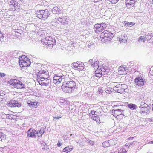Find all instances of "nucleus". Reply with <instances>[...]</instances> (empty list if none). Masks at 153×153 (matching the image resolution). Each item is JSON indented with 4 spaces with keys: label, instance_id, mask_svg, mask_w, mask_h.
Listing matches in <instances>:
<instances>
[{
    "label": "nucleus",
    "instance_id": "1",
    "mask_svg": "<svg viewBox=\"0 0 153 153\" xmlns=\"http://www.w3.org/2000/svg\"><path fill=\"white\" fill-rule=\"evenodd\" d=\"M114 35L111 32L107 30H104L101 33L100 39L103 43H105L112 40Z\"/></svg>",
    "mask_w": 153,
    "mask_h": 153
},
{
    "label": "nucleus",
    "instance_id": "2",
    "mask_svg": "<svg viewBox=\"0 0 153 153\" xmlns=\"http://www.w3.org/2000/svg\"><path fill=\"white\" fill-rule=\"evenodd\" d=\"M19 60V65L22 68L28 66L30 64V60L25 55L20 57Z\"/></svg>",
    "mask_w": 153,
    "mask_h": 153
},
{
    "label": "nucleus",
    "instance_id": "3",
    "mask_svg": "<svg viewBox=\"0 0 153 153\" xmlns=\"http://www.w3.org/2000/svg\"><path fill=\"white\" fill-rule=\"evenodd\" d=\"M9 83L14 87L17 89H22L25 88V85L22 82L17 79L10 80Z\"/></svg>",
    "mask_w": 153,
    "mask_h": 153
},
{
    "label": "nucleus",
    "instance_id": "4",
    "mask_svg": "<svg viewBox=\"0 0 153 153\" xmlns=\"http://www.w3.org/2000/svg\"><path fill=\"white\" fill-rule=\"evenodd\" d=\"M42 42L43 44L47 45L48 46H53L56 43L55 38L52 37L42 39Z\"/></svg>",
    "mask_w": 153,
    "mask_h": 153
},
{
    "label": "nucleus",
    "instance_id": "5",
    "mask_svg": "<svg viewBox=\"0 0 153 153\" xmlns=\"http://www.w3.org/2000/svg\"><path fill=\"white\" fill-rule=\"evenodd\" d=\"M127 86L126 84H118L113 87V90L114 92L122 93L127 89Z\"/></svg>",
    "mask_w": 153,
    "mask_h": 153
},
{
    "label": "nucleus",
    "instance_id": "6",
    "mask_svg": "<svg viewBox=\"0 0 153 153\" xmlns=\"http://www.w3.org/2000/svg\"><path fill=\"white\" fill-rule=\"evenodd\" d=\"M50 15V13L47 9H45L38 12L37 16L40 19L43 20L46 19Z\"/></svg>",
    "mask_w": 153,
    "mask_h": 153
},
{
    "label": "nucleus",
    "instance_id": "7",
    "mask_svg": "<svg viewBox=\"0 0 153 153\" xmlns=\"http://www.w3.org/2000/svg\"><path fill=\"white\" fill-rule=\"evenodd\" d=\"M38 73L39 74L37 75V79L39 82L48 77V72L45 71L44 70L39 71Z\"/></svg>",
    "mask_w": 153,
    "mask_h": 153
},
{
    "label": "nucleus",
    "instance_id": "8",
    "mask_svg": "<svg viewBox=\"0 0 153 153\" xmlns=\"http://www.w3.org/2000/svg\"><path fill=\"white\" fill-rule=\"evenodd\" d=\"M107 27V25L105 23L95 24L94 27V30L95 32L100 33L105 29Z\"/></svg>",
    "mask_w": 153,
    "mask_h": 153
},
{
    "label": "nucleus",
    "instance_id": "9",
    "mask_svg": "<svg viewBox=\"0 0 153 153\" xmlns=\"http://www.w3.org/2000/svg\"><path fill=\"white\" fill-rule=\"evenodd\" d=\"M9 6L12 10L14 11L19 9L20 7V4L14 0H11L9 3Z\"/></svg>",
    "mask_w": 153,
    "mask_h": 153
},
{
    "label": "nucleus",
    "instance_id": "10",
    "mask_svg": "<svg viewBox=\"0 0 153 153\" xmlns=\"http://www.w3.org/2000/svg\"><path fill=\"white\" fill-rule=\"evenodd\" d=\"M134 82L136 85L140 87L143 86L146 82L145 79L140 76L136 77Z\"/></svg>",
    "mask_w": 153,
    "mask_h": 153
},
{
    "label": "nucleus",
    "instance_id": "11",
    "mask_svg": "<svg viewBox=\"0 0 153 153\" xmlns=\"http://www.w3.org/2000/svg\"><path fill=\"white\" fill-rule=\"evenodd\" d=\"M88 62L90 63L91 66L94 68H97L99 67V62L98 60L96 59L93 58L90 59Z\"/></svg>",
    "mask_w": 153,
    "mask_h": 153
},
{
    "label": "nucleus",
    "instance_id": "12",
    "mask_svg": "<svg viewBox=\"0 0 153 153\" xmlns=\"http://www.w3.org/2000/svg\"><path fill=\"white\" fill-rule=\"evenodd\" d=\"M37 133V131L33 128H30L27 131L28 137H32L35 138Z\"/></svg>",
    "mask_w": 153,
    "mask_h": 153
},
{
    "label": "nucleus",
    "instance_id": "13",
    "mask_svg": "<svg viewBox=\"0 0 153 153\" xmlns=\"http://www.w3.org/2000/svg\"><path fill=\"white\" fill-rule=\"evenodd\" d=\"M127 69L125 66H120L118 69V74L121 75H124L127 74Z\"/></svg>",
    "mask_w": 153,
    "mask_h": 153
},
{
    "label": "nucleus",
    "instance_id": "14",
    "mask_svg": "<svg viewBox=\"0 0 153 153\" xmlns=\"http://www.w3.org/2000/svg\"><path fill=\"white\" fill-rule=\"evenodd\" d=\"M8 105L10 107H19L21 105V104L19 103L18 101L15 100H12L10 101L8 103Z\"/></svg>",
    "mask_w": 153,
    "mask_h": 153
},
{
    "label": "nucleus",
    "instance_id": "15",
    "mask_svg": "<svg viewBox=\"0 0 153 153\" xmlns=\"http://www.w3.org/2000/svg\"><path fill=\"white\" fill-rule=\"evenodd\" d=\"M62 77V76H55L53 77V82L56 84H59L62 81V79L63 78Z\"/></svg>",
    "mask_w": 153,
    "mask_h": 153
},
{
    "label": "nucleus",
    "instance_id": "16",
    "mask_svg": "<svg viewBox=\"0 0 153 153\" xmlns=\"http://www.w3.org/2000/svg\"><path fill=\"white\" fill-rule=\"evenodd\" d=\"M135 3L136 2L128 0H126L125 1L126 6L128 8H130L133 7Z\"/></svg>",
    "mask_w": 153,
    "mask_h": 153
},
{
    "label": "nucleus",
    "instance_id": "17",
    "mask_svg": "<svg viewBox=\"0 0 153 153\" xmlns=\"http://www.w3.org/2000/svg\"><path fill=\"white\" fill-rule=\"evenodd\" d=\"M50 78L49 77L45 79V80H42L39 82V84L42 85L47 86L49 85L50 83Z\"/></svg>",
    "mask_w": 153,
    "mask_h": 153
},
{
    "label": "nucleus",
    "instance_id": "18",
    "mask_svg": "<svg viewBox=\"0 0 153 153\" xmlns=\"http://www.w3.org/2000/svg\"><path fill=\"white\" fill-rule=\"evenodd\" d=\"M42 39L44 38L51 37L50 32L48 30L43 31V32L42 33Z\"/></svg>",
    "mask_w": 153,
    "mask_h": 153
},
{
    "label": "nucleus",
    "instance_id": "19",
    "mask_svg": "<svg viewBox=\"0 0 153 153\" xmlns=\"http://www.w3.org/2000/svg\"><path fill=\"white\" fill-rule=\"evenodd\" d=\"M102 70L101 68H97L95 71V76L98 78H100L102 76L103 74L102 73Z\"/></svg>",
    "mask_w": 153,
    "mask_h": 153
},
{
    "label": "nucleus",
    "instance_id": "20",
    "mask_svg": "<svg viewBox=\"0 0 153 153\" xmlns=\"http://www.w3.org/2000/svg\"><path fill=\"white\" fill-rule=\"evenodd\" d=\"M123 111V110H122L121 109H117L114 110V111L112 112V114L114 116L116 117L120 114H121V113H122V112Z\"/></svg>",
    "mask_w": 153,
    "mask_h": 153
},
{
    "label": "nucleus",
    "instance_id": "21",
    "mask_svg": "<svg viewBox=\"0 0 153 153\" xmlns=\"http://www.w3.org/2000/svg\"><path fill=\"white\" fill-rule=\"evenodd\" d=\"M147 40L149 41V42H153V33H149L146 37Z\"/></svg>",
    "mask_w": 153,
    "mask_h": 153
},
{
    "label": "nucleus",
    "instance_id": "22",
    "mask_svg": "<svg viewBox=\"0 0 153 153\" xmlns=\"http://www.w3.org/2000/svg\"><path fill=\"white\" fill-rule=\"evenodd\" d=\"M45 131V129L44 128H41L38 131H37V133H36L38 137H40L44 134Z\"/></svg>",
    "mask_w": 153,
    "mask_h": 153
},
{
    "label": "nucleus",
    "instance_id": "23",
    "mask_svg": "<svg viewBox=\"0 0 153 153\" xmlns=\"http://www.w3.org/2000/svg\"><path fill=\"white\" fill-rule=\"evenodd\" d=\"M150 108L149 107H142L141 108V113H149Z\"/></svg>",
    "mask_w": 153,
    "mask_h": 153
},
{
    "label": "nucleus",
    "instance_id": "24",
    "mask_svg": "<svg viewBox=\"0 0 153 153\" xmlns=\"http://www.w3.org/2000/svg\"><path fill=\"white\" fill-rule=\"evenodd\" d=\"M82 63H83L82 62L80 61H77L74 62L72 63V67L75 70L76 68H77L79 65H80Z\"/></svg>",
    "mask_w": 153,
    "mask_h": 153
},
{
    "label": "nucleus",
    "instance_id": "25",
    "mask_svg": "<svg viewBox=\"0 0 153 153\" xmlns=\"http://www.w3.org/2000/svg\"><path fill=\"white\" fill-rule=\"evenodd\" d=\"M91 118L95 121L97 123H101L100 117L98 115H95L94 116L92 117H91Z\"/></svg>",
    "mask_w": 153,
    "mask_h": 153
},
{
    "label": "nucleus",
    "instance_id": "26",
    "mask_svg": "<svg viewBox=\"0 0 153 153\" xmlns=\"http://www.w3.org/2000/svg\"><path fill=\"white\" fill-rule=\"evenodd\" d=\"M68 87H71L75 88H76V83L73 81H70L68 82Z\"/></svg>",
    "mask_w": 153,
    "mask_h": 153
},
{
    "label": "nucleus",
    "instance_id": "27",
    "mask_svg": "<svg viewBox=\"0 0 153 153\" xmlns=\"http://www.w3.org/2000/svg\"><path fill=\"white\" fill-rule=\"evenodd\" d=\"M61 87L62 90L64 92L66 93L67 92V82H64Z\"/></svg>",
    "mask_w": 153,
    "mask_h": 153
},
{
    "label": "nucleus",
    "instance_id": "28",
    "mask_svg": "<svg viewBox=\"0 0 153 153\" xmlns=\"http://www.w3.org/2000/svg\"><path fill=\"white\" fill-rule=\"evenodd\" d=\"M36 66L38 68L39 71L44 70V69L45 68L44 67L45 65L43 64H42L40 63H37V64Z\"/></svg>",
    "mask_w": 153,
    "mask_h": 153
},
{
    "label": "nucleus",
    "instance_id": "29",
    "mask_svg": "<svg viewBox=\"0 0 153 153\" xmlns=\"http://www.w3.org/2000/svg\"><path fill=\"white\" fill-rule=\"evenodd\" d=\"M60 10L57 6L54 7L52 10V12L54 14H57L58 13H60Z\"/></svg>",
    "mask_w": 153,
    "mask_h": 153
},
{
    "label": "nucleus",
    "instance_id": "30",
    "mask_svg": "<svg viewBox=\"0 0 153 153\" xmlns=\"http://www.w3.org/2000/svg\"><path fill=\"white\" fill-rule=\"evenodd\" d=\"M18 29H17L16 30L14 31V32L16 33H18L19 34H21L23 32V30L24 28L23 27L21 26H19Z\"/></svg>",
    "mask_w": 153,
    "mask_h": 153
},
{
    "label": "nucleus",
    "instance_id": "31",
    "mask_svg": "<svg viewBox=\"0 0 153 153\" xmlns=\"http://www.w3.org/2000/svg\"><path fill=\"white\" fill-rule=\"evenodd\" d=\"M105 92L108 94H111L113 91V89L111 88L107 87V88L105 89Z\"/></svg>",
    "mask_w": 153,
    "mask_h": 153
},
{
    "label": "nucleus",
    "instance_id": "32",
    "mask_svg": "<svg viewBox=\"0 0 153 153\" xmlns=\"http://www.w3.org/2000/svg\"><path fill=\"white\" fill-rule=\"evenodd\" d=\"M135 23L133 22H127L126 23H125V25L126 26H128L131 27V26L134 25Z\"/></svg>",
    "mask_w": 153,
    "mask_h": 153
},
{
    "label": "nucleus",
    "instance_id": "33",
    "mask_svg": "<svg viewBox=\"0 0 153 153\" xmlns=\"http://www.w3.org/2000/svg\"><path fill=\"white\" fill-rule=\"evenodd\" d=\"M84 68V65L83 63L79 66L76 68L75 70H77L79 71L83 70Z\"/></svg>",
    "mask_w": 153,
    "mask_h": 153
},
{
    "label": "nucleus",
    "instance_id": "34",
    "mask_svg": "<svg viewBox=\"0 0 153 153\" xmlns=\"http://www.w3.org/2000/svg\"><path fill=\"white\" fill-rule=\"evenodd\" d=\"M97 111L94 110H92L91 111V113H89V115L91 117H92L94 116L95 115H97ZM90 118H91V117Z\"/></svg>",
    "mask_w": 153,
    "mask_h": 153
},
{
    "label": "nucleus",
    "instance_id": "35",
    "mask_svg": "<svg viewBox=\"0 0 153 153\" xmlns=\"http://www.w3.org/2000/svg\"><path fill=\"white\" fill-rule=\"evenodd\" d=\"M28 104H29L30 106L32 107H35L37 105L36 102H28Z\"/></svg>",
    "mask_w": 153,
    "mask_h": 153
},
{
    "label": "nucleus",
    "instance_id": "36",
    "mask_svg": "<svg viewBox=\"0 0 153 153\" xmlns=\"http://www.w3.org/2000/svg\"><path fill=\"white\" fill-rule=\"evenodd\" d=\"M128 107L129 108L134 110L135 109L136 106L135 104H130L128 105Z\"/></svg>",
    "mask_w": 153,
    "mask_h": 153
},
{
    "label": "nucleus",
    "instance_id": "37",
    "mask_svg": "<svg viewBox=\"0 0 153 153\" xmlns=\"http://www.w3.org/2000/svg\"><path fill=\"white\" fill-rule=\"evenodd\" d=\"M127 151L124 147H122L119 151L118 153H126Z\"/></svg>",
    "mask_w": 153,
    "mask_h": 153
},
{
    "label": "nucleus",
    "instance_id": "38",
    "mask_svg": "<svg viewBox=\"0 0 153 153\" xmlns=\"http://www.w3.org/2000/svg\"><path fill=\"white\" fill-rule=\"evenodd\" d=\"M146 37L141 36L140 37L139 39H138V41L140 42H144L146 40Z\"/></svg>",
    "mask_w": 153,
    "mask_h": 153
},
{
    "label": "nucleus",
    "instance_id": "39",
    "mask_svg": "<svg viewBox=\"0 0 153 153\" xmlns=\"http://www.w3.org/2000/svg\"><path fill=\"white\" fill-rule=\"evenodd\" d=\"M124 116V114L122 113L121 114H120L116 118L118 120H121L123 118Z\"/></svg>",
    "mask_w": 153,
    "mask_h": 153
},
{
    "label": "nucleus",
    "instance_id": "40",
    "mask_svg": "<svg viewBox=\"0 0 153 153\" xmlns=\"http://www.w3.org/2000/svg\"><path fill=\"white\" fill-rule=\"evenodd\" d=\"M114 82L111 81H109L106 84V85L108 86L112 87L114 86Z\"/></svg>",
    "mask_w": 153,
    "mask_h": 153
},
{
    "label": "nucleus",
    "instance_id": "41",
    "mask_svg": "<svg viewBox=\"0 0 153 153\" xmlns=\"http://www.w3.org/2000/svg\"><path fill=\"white\" fill-rule=\"evenodd\" d=\"M53 117L54 119H56L57 120L61 118L62 117V116H59L56 114H54L53 115Z\"/></svg>",
    "mask_w": 153,
    "mask_h": 153
},
{
    "label": "nucleus",
    "instance_id": "42",
    "mask_svg": "<svg viewBox=\"0 0 153 153\" xmlns=\"http://www.w3.org/2000/svg\"><path fill=\"white\" fill-rule=\"evenodd\" d=\"M61 20H62V18L59 17L58 18H55L54 19V21L55 22H56L57 23H58L61 22Z\"/></svg>",
    "mask_w": 153,
    "mask_h": 153
},
{
    "label": "nucleus",
    "instance_id": "43",
    "mask_svg": "<svg viewBox=\"0 0 153 153\" xmlns=\"http://www.w3.org/2000/svg\"><path fill=\"white\" fill-rule=\"evenodd\" d=\"M68 93H71L73 91H74V90L75 89L74 88H72L71 87L69 88L68 87Z\"/></svg>",
    "mask_w": 153,
    "mask_h": 153
},
{
    "label": "nucleus",
    "instance_id": "44",
    "mask_svg": "<svg viewBox=\"0 0 153 153\" xmlns=\"http://www.w3.org/2000/svg\"><path fill=\"white\" fill-rule=\"evenodd\" d=\"M19 26H20L19 25H16L13 26L12 28L13 30L14 31L16 30L17 29L19 28Z\"/></svg>",
    "mask_w": 153,
    "mask_h": 153
},
{
    "label": "nucleus",
    "instance_id": "45",
    "mask_svg": "<svg viewBox=\"0 0 153 153\" xmlns=\"http://www.w3.org/2000/svg\"><path fill=\"white\" fill-rule=\"evenodd\" d=\"M112 4H115L118 2L119 0H108Z\"/></svg>",
    "mask_w": 153,
    "mask_h": 153
},
{
    "label": "nucleus",
    "instance_id": "46",
    "mask_svg": "<svg viewBox=\"0 0 153 153\" xmlns=\"http://www.w3.org/2000/svg\"><path fill=\"white\" fill-rule=\"evenodd\" d=\"M123 105V103L122 102H117V103L116 104V105H115L116 107H118L120 106H122Z\"/></svg>",
    "mask_w": 153,
    "mask_h": 153
},
{
    "label": "nucleus",
    "instance_id": "47",
    "mask_svg": "<svg viewBox=\"0 0 153 153\" xmlns=\"http://www.w3.org/2000/svg\"><path fill=\"white\" fill-rule=\"evenodd\" d=\"M102 88H99L98 89V92L99 94H101L103 92V90Z\"/></svg>",
    "mask_w": 153,
    "mask_h": 153
},
{
    "label": "nucleus",
    "instance_id": "48",
    "mask_svg": "<svg viewBox=\"0 0 153 153\" xmlns=\"http://www.w3.org/2000/svg\"><path fill=\"white\" fill-rule=\"evenodd\" d=\"M16 117L15 116L11 114H10V116L9 117V119H16Z\"/></svg>",
    "mask_w": 153,
    "mask_h": 153
},
{
    "label": "nucleus",
    "instance_id": "49",
    "mask_svg": "<svg viewBox=\"0 0 153 153\" xmlns=\"http://www.w3.org/2000/svg\"><path fill=\"white\" fill-rule=\"evenodd\" d=\"M3 134L2 132L0 131V140L1 141L4 138Z\"/></svg>",
    "mask_w": 153,
    "mask_h": 153
},
{
    "label": "nucleus",
    "instance_id": "50",
    "mask_svg": "<svg viewBox=\"0 0 153 153\" xmlns=\"http://www.w3.org/2000/svg\"><path fill=\"white\" fill-rule=\"evenodd\" d=\"M5 38L4 37H0V44L4 41Z\"/></svg>",
    "mask_w": 153,
    "mask_h": 153
},
{
    "label": "nucleus",
    "instance_id": "51",
    "mask_svg": "<svg viewBox=\"0 0 153 153\" xmlns=\"http://www.w3.org/2000/svg\"><path fill=\"white\" fill-rule=\"evenodd\" d=\"M61 22L62 23H63V24L66 23V21L65 19V18L62 19V20H61Z\"/></svg>",
    "mask_w": 153,
    "mask_h": 153
},
{
    "label": "nucleus",
    "instance_id": "52",
    "mask_svg": "<svg viewBox=\"0 0 153 153\" xmlns=\"http://www.w3.org/2000/svg\"><path fill=\"white\" fill-rule=\"evenodd\" d=\"M5 76V74L4 73H0V77H3Z\"/></svg>",
    "mask_w": 153,
    "mask_h": 153
},
{
    "label": "nucleus",
    "instance_id": "53",
    "mask_svg": "<svg viewBox=\"0 0 153 153\" xmlns=\"http://www.w3.org/2000/svg\"><path fill=\"white\" fill-rule=\"evenodd\" d=\"M4 115L5 116L4 117H6V118L9 119V117H10V114H5Z\"/></svg>",
    "mask_w": 153,
    "mask_h": 153
},
{
    "label": "nucleus",
    "instance_id": "54",
    "mask_svg": "<svg viewBox=\"0 0 153 153\" xmlns=\"http://www.w3.org/2000/svg\"><path fill=\"white\" fill-rule=\"evenodd\" d=\"M73 149L72 148H71L70 149H69V150H68H68H67L68 152H69L70 151L72 150Z\"/></svg>",
    "mask_w": 153,
    "mask_h": 153
},
{
    "label": "nucleus",
    "instance_id": "55",
    "mask_svg": "<svg viewBox=\"0 0 153 153\" xmlns=\"http://www.w3.org/2000/svg\"><path fill=\"white\" fill-rule=\"evenodd\" d=\"M4 37L3 36V35L1 32V31H0V37Z\"/></svg>",
    "mask_w": 153,
    "mask_h": 153
},
{
    "label": "nucleus",
    "instance_id": "56",
    "mask_svg": "<svg viewBox=\"0 0 153 153\" xmlns=\"http://www.w3.org/2000/svg\"><path fill=\"white\" fill-rule=\"evenodd\" d=\"M67 149V147H65L63 149L64 151H66Z\"/></svg>",
    "mask_w": 153,
    "mask_h": 153
},
{
    "label": "nucleus",
    "instance_id": "57",
    "mask_svg": "<svg viewBox=\"0 0 153 153\" xmlns=\"http://www.w3.org/2000/svg\"><path fill=\"white\" fill-rule=\"evenodd\" d=\"M107 78H108V76H104L103 80H104L105 79H107Z\"/></svg>",
    "mask_w": 153,
    "mask_h": 153
},
{
    "label": "nucleus",
    "instance_id": "58",
    "mask_svg": "<svg viewBox=\"0 0 153 153\" xmlns=\"http://www.w3.org/2000/svg\"><path fill=\"white\" fill-rule=\"evenodd\" d=\"M105 144H102V146H103L104 147H105L106 146H105Z\"/></svg>",
    "mask_w": 153,
    "mask_h": 153
},
{
    "label": "nucleus",
    "instance_id": "59",
    "mask_svg": "<svg viewBox=\"0 0 153 153\" xmlns=\"http://www.w3.org/2000/svg\"><path fill=\"white\" fill-rule=\"evenodd\" d=\"M61 144H57V145H58V147H60L61 146Z\"/></svg>",
    "mask_w": 153,
    "mask_h": 153
},
{
    "label": "nucleus",
    "instance_id": "60",
    "mask_svg": "<svg viewBox=\"0 0 153 153\" xmlns=\"http://www.w3.org/2000/svg\"><path fill=\"white\" fill-rule=\"evenodd\" d=\"M134 138V137H132L129 138H128V139L129 140H130V139H131V138Z\"/></svg>",
    "mask_w": 153,
    "mask_h": 153
},
{
    "label": "nucleus",
    "instance_id": "61",
    "mask_svg": "<svg viewBox=\"0 0 153 153\" xmlns=\"http://www.w3.org/2000/svg\"><path fill=\"white\" fill-rule=\"evenodd\" d=\"M152 110H153V104L152 105Z\"/></svg>",
    "mask_w": 153,
    "mask_h": 153
},
{
    "label": "nucleus",
    "instance_id": "62",
    "mask_svg": "<svg viewBox=\"0 0 153 153\" xmlns=\"http://www.w3.org/2000/svg\"><path fill=\"white\" fill-rule=\"evenodd\" d=\"M127 146H128L127 145H125L124 146V147H126Z\"/></svg>",
    "mask_w": 153,
    "mask_h": 153
},
{
    "label": "nucleus",
    "instance_id": "63",
    "mask_svg": "<svg viewBox=\"0 0 153 153\" xmlns=\"http://www.w3.org/2000/svg\"><path fill=\"white\" fill-rule=\"evenodd\" d=\"M152 4H153V0H152Z\"/></svg>",
    "mask_w": 153,
    "mask_h": 153
},
{
    "label": "nucleus",
    "instance_id": "64",
    "mask_svg": "<svg viewBox=\"0 0 153 153\" xmlns=\"http://www.w3.org/2000/svg\"><path fill=\"white\" fill-rule=\"evenodd\" d=\"M112 153H117L116 152H113V153L112 152Z\"/></svg>",
    "mask_w": 153,
    "mask_h": 153
}]
</instances>
